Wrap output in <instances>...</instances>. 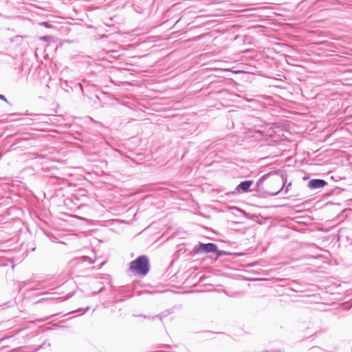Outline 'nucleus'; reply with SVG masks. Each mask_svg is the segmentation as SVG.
Segmentation results:
<instances>
[{
  "label": "nucleus",
  "instance_id": "nucleus-4",
  "mask_svg": "<svg viewBox=\"0 0 352 352\" xmlns=\"http://www.w3.org/2000/svg\"><path fill=\"white\" fill-rule=\"evenodd\" d=\"M252 184V181L242 182L236 188L238 190H242L243 191H247L250 186Z\"/></svg>",
  "mask_w": 352,
  "mask_h": 352
},
{
  "label": "nucleus",
  "instance_id": "nucleus-3",
  "mask_svg": "<svg viewBox=\"0 0 352 352\" xmlns=\"http://www.w3.org/2000/svg\"><path fill=\"white\" fill-rule=\"evenodd\" d=\"M201 249L205 252H214L217 247L214 243L201 244Z\"/></svg>",
  "mask_w": 352,
  "mask_h": 352
},
{
  "label": "nucleus",
  "instance_id": "nucleus-5",
  "mask_svg": "<svg viewBox=\"0 0 352 352\" xmlns=\"http://www.w3.org/2000/svg\"><path fill=\"white\" fill-rule=\"evenodd\" d=\"M43 24L45 26V27H49V25L47 23H43Z\"/></svg>",
  "mask_w": 352,
  "mask_h": 352
},
{
  "label": "nucleus",
  "instance_id": "nucleus-1",
  "mask_svg": "<svg viewBox=\"0 0 352 352\" xmlns=\"http://www.w3.org/2000/svg\"><path fill=\"white\" fill-rule=\"evenodd\" d=\"M130 270L135 273L145 275L148 272V260L146 256H140L132 261Z\"/></svg>",
  "mask_w": 352,
  "mask_h": 352
},
{
  "label": "nucleus",
  "instance_id": "nucleus-6",
  "mask_svg": "<svg viewBox=\"0 0 352 352\" xmlns=\"http://www.w3.org/2000/svg\"><path fill=\"white\" fill-rule=\"evenodd\" d=\"M0 98L3 99V100H6L5 97L3 96H2V95H0Z\"/></svg>",
  "mask_w": 352,
  "mask_h": 352
},
{
  "label": "nucleus",
  "instance_id": "nucleus-7",
  "mask_svg": "<svg viewBox=\"0 0 352 352\" xmlns=\"http://www.w3.org/2000/svg\"><path fill=\"white\" fill-rule=\"evenodd\" d=\"M42 38H43V40H46V39H47V38H46V37H43Z\"/></svg>",
  "mask_w": 352,
  "mask_h": 352
},
{
  "label": "nucleus",
  "instance_id": "nucleus-2",
  "mask_svg": "<svg viewBox=\"0 0 352 352\" xmlns=\"http://www.w3.org/2000/svg\"><path fill=\"white\" fill-rule=\"evenodd\" d=\"M326 182L322 179H311L309 184L308 186L310 188H321L326 185Z\"/></svg>",
  "mask_w": 352,
  "mask_h": 352
}]
</instances>
